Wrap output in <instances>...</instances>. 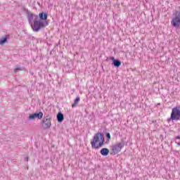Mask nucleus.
I'll return each instance as SVG.
<instances>
[{
    "label": "nucleus",
    "instance_id": "8",
    "mask_svg": "<svg viewBox=\"0 0 180 180\" xmlns=\"http://www.w3.org/2000/svg\"><path fill=\"white\" fill-rule=\"evenodd\" d=\"M39 16L40 18L39 20H44V22H47V18H48L47 13H40Z\"/></svg>",
    "mask_w": 180,
    "mask_h": 180
},
{
    "label": "nucleus",
    "instance_id": "13",
    "mask_svg": "<svg viewBox=\"0 0 180 180\" xmlns=\"http://www.w3.org/2000/svg\"><path fill=\"white\" fill-rule=\"evenodd\" d=\"M113 65H115V67H120V65H122V62H120V60H117L115 61Z\"/></svg>",
    "mask_w": 180,
    "mask_h": 180
},
{
    "label": "nucleus",
    "instance_id": "17",
    "mask_svg": "<svg viewBox=\"0 0 180 180\" xmlns=\"http://www.w3.org/2000/svg\"><path fill=\"white\" fill-rule=\"evenodd\" d=\"M106 137H107V139H110V134L108 133V134H106Z\"/></svg>",
    "mask_w": 180,
    "mask_h": 180
},
{
    "label": "nucleus",
    "instance_id": "3",
    "mask_svg": "<svg viewBox=\"0 0 180 180\" xmlns=\"http://www.w3.org/2000/svg\"><path fill=\"white\" fill-rule=\"evenodd\" d=\"M170 120L172 122L180 120V105H177L172 109Z\"/></svg>",
    "mask_w": 180,
    "mask_h": 180
},
{
    "label": "nucleus",
    "instance_id": "16",
    "mask_svg": "<svg viewBox=\"0 0 180 180\" xmlns=\"http://www.w3.org/2000/svg\"><path fill=\"white\" fill-rule=\"evenodd\" d=\"M110 60H112L113 63L117 60L116 59H115V57H111Z\"/></svg>",
    "mask_w": 180,
    "mask_h": 180
},
{
    "label": "nucleus",
    "instance_id": "14",
    "mask_svg": "<svg viewBox=\"0 0 180 180\" xmlns=\"http://www.w3.org/2000/svg\"><path fill=\"white\" fill-rule=\"evenodd\" d=\"M8 40V38L4 37L1 40H0V44H4L6 41Z\"/></svg>",
    "mask_w": 180,
    "mask_h": 180
},
{
    "label": "nucleus",
    "instance_id": "10",
    "mask_svg": "<svg viewBox=\"0 0 180 180\" xmlns=\"http://www.w3.org/2000/svg\"><path fill=\"white\" fill-rule=\"evenodd\" d=\"M39 17L32 13L28 14V19L30 20V22H32V20H33V19H34V20H36V19H37Z\"/></svg>",
    "mask_w": 180,
    "mask_h": 180
},
{
    "label": "nucleus",
    "instance_id": "7",
    "mask_svg": "<svg viewBox=\"0 0 180 180\" xmlns=\"http://www.w3.org/2000/svg\"><path fill=\"white\" fill-rule=\"evenodd\" d=\"M37 118L39 119V120L43 119V112H35L34 114L30 115L29 116V120H34V119Z\"/></svg>",
    "mask_w": 180,
    "mask_h": 180
},
{
    "label": "nucleus",
    "instance_id": "11",
    "mask_svg": "<svg viewBox=\"0 0 180 180\" xmlns=\"http://www.w3.org/2000/svg\"><path fill=\"white\" fill-rule=\"evenodd\" d=\"M57 119L58 122H59V123H61V122L64 120V115L61 112H58L57 115Z\"/></svg>",
    "mask_w": 180,
    "mask_h": 180
},
{
    "label": "nucleus",
    "instance_id": "5",
    "mask_svg": "<svg viewBox=\"0 0 180 180\" xmlns=\"http://www.w3.org/2000/svg\"><path fill=\"white\" fill-rule=\"evenodd\" d=\"M173 18L172 19L171 21V25L174 26V27H180V10L176 11L174 14H173Z\"/></svg>",
    "mask_w": 180,
    "mask_h": 180
},
{
    "label": "nucleus",
    "instance_id": "4",
    "mask_svg": "<svg viewBox=\"0 0 180 180\" xmlns=\"http://www.w3.org/2000/svg\"><path fill=\"white\" fill-rule=\"evenodd\" d=\"M124 147V143L122 142H118L111 147V154L112 155H116V154H119L120 151H122V148Z\"/></svg>",
    "mask_w": 180,
    "mask_h": 180
},
{
    "label": "nucleus",
    "instance_id": "1",
    "mask_svg": "<svg viewBox=\"0 0 180 180\" xmlns=\"http://www.w3.org/2000/svg\"><path fill=\"white\" fill-rule=\"evenodd\" d=\"M104 144L105 136H103V134L101 132L95 134L91 141V148H94V150H98V148H101Z\"/></svg>",
    "mask_w": 180,
    "mask_h": 180
},
{
    "label": "nucleus",
    "instance_id": "18",
    "mask_svg": "<svg viewBox=\"0 0 180 180\" xmlns=\"http://www.w3.org/2000/svg\"><path fill=\"white\" fill-rule=\"evenodd\" d=\"M176 139L177 140H180V136H176Z\"/></svg>",
    "mask_w": 180,
    "mask_h": 180
},
{
    "label": "nucleus",
    "instance_id": "12",
    "mask_svg": "<svg viewBox=\"0 0 180 180\" xmlns=\"http://www.w3.org/2000/svg\"><path fill=\"white\" fill-rule=\"evenodd\" d=\"M81 101V98H79V96H77L75 100V102L73 104H72V108H75V106H77V105L78 103H79V101Z\"/></svg>",
    "mask_w": 180,
    "mask_h": 180
},
{
    "label": "nucleus",
    "instance_id": "6",
    "mask_svg": "<svg viewBox=\"0 0 180 180\" xmlns=\"http://www.w3.org/2000/svg\"><path fill=\"white\" fill-rule=\"evenodd\" d=\"M42 127L44 129H50L51 127V118L50 116H46L43 119Z\"/></svg>",
    "mask_w": 180,
    "mask_h": 180
},
{
    "label": "nucleus",
    "instance_id": "19",
    "mask_svg": "<svg viewBox=\"0 0 180 180\" xmlns=\"http://www.w3.org/2000/svg\"><path fill=\"white\" fill-rule=\"evenodd\" d=\"M176 144H177V146H180V143L179 142H175Z\"/></svg>",
    "mask_w": 180,
    "mask_h": 180
},
{
    "label": "nucleus",
    "instance_id": "2",
    "mask_svg": "<svg viewBox=\"0 0 180 180\" xmlns=\"http://www.w3.org/2000/svg\"><path fill=\"white\" fill-rule=\"evenodd\" d=\"M49 25V22L47 21L41 20L40 19L37 18L34 20V22L31 24V27L34 32H39L40 29H43V27H46V26Z\"/></svg>",
    "mask_w": 180,
    "mask_h": 180
},
{
    "label": "nucleus",
    "instance_id": "15",
    "mask_svg": "<svg viewBox=\"0 0 180 180\" xmlns=\"http://www.w3.org/2000/svg\"><path fill=\"white\" fill-rule=\"evenodd\" d=\"M18 71H20V68H17L14 69V72H18Z\"/></svg>",
    "mask_w": 180,
    "mask_h": 180
},
{
    "label": "nucleus",
    "instance_id": "9",
    "mask_svg": "<svg viewBox=\"0 0 180 180\" xmlns=\"http://www.w3.org/2000/svg\"><path fill=\"white\" fill-rule=\"evenodd\" d=\"M109 152H110L109 149H108L106 148H102L100 151L101 155H103L104 157L109 155Z\"/></svg>",
    "mask_w": 180,
    "mask_h": 180
}]
</instances>
